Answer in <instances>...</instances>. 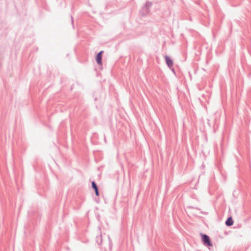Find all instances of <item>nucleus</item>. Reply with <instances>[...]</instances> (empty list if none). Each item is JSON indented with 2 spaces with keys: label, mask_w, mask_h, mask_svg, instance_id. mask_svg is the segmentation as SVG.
Here are the masks:
<instances>
[{
  "label": "nucleus",
  "mask_w": 251,
  "mask_h": 251,
  "mask_svg": "<svg viewBox=\"0 0 251 251\" xmlns=\"http://www.w3.org/2000/svg\"><path fill=\"white\" fill-rule=\"evenodd\" d=\"M201 235L202 237V241L204 244V245L207 246H212V244L211 242L210 239L207 235L201 234Z\"/></svg>",
  "instance_id": "nucleus-1"
},
{
  "label": "nucleus",
  "mask_w": 251,
  "mask_h": 251,
  "mask_svg": "<svg viewBox=\"0 0 251 251\" xmlns=\"http://www.w3.org/2000/svg\"><path fill=\"white\" fill-rule=\"evenodd\" d=\"M102 53L103 51H100L96 56V61L100 65L102 64L101 59Z\"/></svg>",
  "instance_id": "nucleus-2"
},
{
  "label": "nucleus",
  "mask_w": 251,
  "mask_h": 251,
  "mask_svg": "<svg viewBox=\"0 0 251 251\" xmlns=\"http://www.w3.org/2000/svg\"><path fill=\"white\" fill-rule=\"evenodd\" d=\"M165 59L166 60V63L169 68H171L173 65V60L168 56H165Z\"/></svg>",
  "instance_id": "nucleus-3"
},
{
  "label": "nucleus",
  "mask_w": 251,
  "mask_h": 251,
  "mask_svg": "<svg viewBox=\"0 0 251 251\" xmlns=\"http://www.w3.org/2000/svg\"><path fill=\"white\" fill-rule=\"evenodd\" d=\"M92 188L95 190L96 195L98 196L99 195L98 189L95 182L93 181L92 182Z\"/></svg>",
  "instance_id": "nucleus-4"
},
{
  "label": "nucleus",
  "mask_w": 251,
  "mask_h": 251,
  "mask_svg": "<svg viewBox=\"0 0 251 251\" xmlns=\"http://www.w3.org/2000/svg\"><path fill=\"white\" fill-rule=\"evenodd\" d=\"M226 225L227 226H232L233 224V221L231 217L228 218L226 222Z\"/></svg>",
  "instance_id": "nucleus-5"
}]
</instances>
